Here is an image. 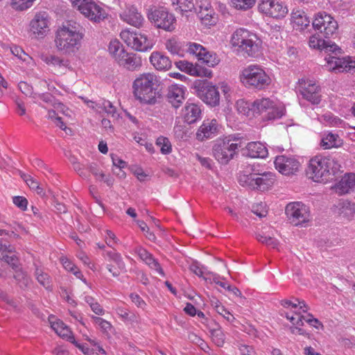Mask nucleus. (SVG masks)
<instances>
[{
	"instance_id": "obj_57",
	"label": "nucleus",
	"mask_w": 355,
	"mask_h": 355,
	"mask_svg": "<svg viewBox=\"0 0 355 355\" xmlns=\"http://www.w3.org/2000/svg\"><path fill=\"white\" fill-rule=\"evenodd\" d=\"M177 3L180 5V8L184 11L196 10L192 0H176Z\"/></svg>"
},
{
	"instance_id": "obj_53",
	"label": "nucleus",
	"mask_w": 355,
	"mask_h": 355,
	"mask_svg": "<svg viewBox=\"0 0 355 355\" xmlns=\"http://www.w3.org/2000/svg\"><path fill=\"white\" fill-rule=\"evenodd\" d=\"M92 318L93 320V322L95 324H98L101 327V329L103 330L105 332H107L109 330L111 329L112 325L109 322L105 320L104 319L100 317L92 316Z\"/></svg>"
},
{
	"instance_id": "obj_50",
	"label": "nucleus",
	"mask_w": 355,
	"mask_h": 355,
	"mask_svg": "<svg viewBox=\"0 0 355 355\" xmlns=\"http://www.w3.org/2000/svg\"><path fill=\"white\" fill-rule=\"evenodd\" d=\"M205 49L200 44L196 43L189 44L188 52L195 55L198 59L203 55L202 53H205Z\"/></svg>"
},
{
	"instance_id": "obj_37",
	"label": "nucleus",
	"mask_w": 355,
	"mask_h": 355,
	"mask_svg": "<svg viewBox=\"0 0 355 355\" xmlns=\"http://www.w3.org/2000/svg\"><path fill=\"white\" fill-rule=\"evenodd\" d=\"M256 239L258 241L272 248H277L279 245L278 241L274 237L267 236L259 233L257 234Z\"/></svg>"
},
{
	"instance_id": "obj_54",
	"label": "nucleus",
	"mask_w": 355,
	"mask_h": 355,
	"mask_svg": "<svg viewBox=\"0 0 355 355\" xmlns=\"http://www.w3.org/2000/svg\"><path fill=\"white\" fill-rule=\"evenodd\" d=\"M166 47L172 54H179L180 46L175 40H168L166 43Z\"/></svg>"
},
{
	"instance_id": "obj_4",
	"label": "nucleus",
	"mask_w": 355,
	"mask_h": 355,
	"mask_svg": "<svg viewBox=\"0 0 355 355\" xmlns=\"http://www.w3.org/2000/svg\"><path fill=\"white\" fill-rule=\"evenodd\" d=\"M243 146L241 138L230 135L216 141L213 146V155L219 163L227 164L238 154Z\"/></svg>"
},
{
	"instance_id": "obj_42",
	"label": "nucleus",
	"mask_w": 355,
	"mask_h": 355,
	"mask_svg": "<svg viewBox=\"0 0 355 355\" xmlns=\"http://www.w3.org/2000/svg\"><path fill=\"white\" fill-rule=\"evenodd\" d=\"M35 275L37 280L41 285L46 288L50 286L51 280L48 274L43 272L41 270L37 268L35 270Z\"/></svg>"
},
{
	"instance_id": "obj_44",
	"label": "nucleus",
	"mask_w": 355,
	"mask_h": 355,
	"mask_svg": "<svg viewBox=\"0 0 355 355\" xmlns=\"http://www.w3.org/2000/svg\"><path fill=\"white\" fill-rule=\"evenodd\" d=\"M108 50L110 53L112 55L115 60H116V57L120 55V51L124 49L122 48L119 41L113 40L110 42Z\"/></svg>"
},
{
	"instance_id": "obj_63",
	"label": "nucleus",
	"mask_w": 355,
	"mask_h": 355,
	"mask_svg": "<svg viewBox=\"0 0 355 355\" xmlns=\"http://www.w3.org/2000/svg\"><path fill=\"white\" fill-rule=\"evenodd\" d=\"M20 91L26 96H31L33 93V87L26 82H20L18 85Z\"/></svg>"
},
{
	"instance_id": "obj_34",
	"label": "nucleus",
	"mask_w": 355,
	"mask_h": 355,
	"mask_svg": "<svg viewBox=\"0 0 355 355\" xmlns=\"http://www.w3.org/2000/svg\"><path fill=\"white\" fill-rule=\"evenodd\" d=\"M213 342L218 347H222L225 343V335L219 327L209 330Z\"/></svg>"
},
{
	"instance_id": "obj_23",
	"label": "nucleus",
	"mask_w": 355,
	"mask_h": 355,
	"mask_svg": "<svg viewBox=\"0 0 355 355\" xmlns=\"http://www.w3.org/2000/svg\"><path fill=\"white\" fill-rule=\"evenodd\" d=\"M185 90L182 86L172 85L168 87L166 98L175 108L179 107L184 99Z\"/></svg>"
},
{
	"instance_id": "obj_46",
	"label": "nucleus",
	"mask_w": 355,
	"mask_h": 355,
	"mask_svg": "<svg viewBox=\"0 0 355 355\" xmlns=\"http://www.w3.org/2000/svg\"><path fill=\"white\" fill-rule=\"evenodd\" d=\"M144 262L151 268L155 270H156L159 275L162 276H164V272L160 266V264L158 263V261L153 258L152 254H150V256L144 261Z\"/></svg>"
},
{
	"instance_id": "obj_58",
	"label": "nucleus",
	"mask_w": 355,
	"mask_h": 355,
	"mask_svg": "<svg viewBox=\"0 0 355 355\" xmlns=\"http://www.w3.org/2000/svg\"><path fill=\"white\" fill-rule=\"evenodd\" d=\"M137 224L142 232H145L147 233L146 237L148 238V239L152 241L155 240L156 237L155 234L149 231V227H148L145 222L142 220H138Z\"/></svg>"
},
{
	"instance_id": "obj_7",
	"label": "nucleus",
	"mask_w": 355,
	"mask_h": 355,
	"mask_svg": "<svg viewBox=\"0 0 355 355\" xmlns=\"http://www.w3.org/2000/svg\"><path fill=\"white\" fill-rule=\"evenodd\" d=\"M275 180V175L271 172L241 173L239 177V182L243 187L262 191L271 187Z\"/></svg>"
},
{
	"instance_id": "obj_26",
	"label": "nucleus",
	"mask_w": 355,
	"mask_h": 355,
	"mask_svg": "<svg viewBox=\"0 0 355 355\" xmlns=\"http://www.w3.org/2000/svg\"><path fill=\"white\" fill-rule=\"evenodd\" d=\"M150 61L157 70H168L171 67L172 63L170 59L159 52H153Z\"/></svg>"
},
{
	"instance_id": "obj_48",
	"label": "nucleus",
	"mask_w": 355,
	"mask_h": 355,
	"mask_svg": "<svg viewBox=\"0 0 355 355\" xmlns=\"http://www.w3.org/2000/svg\"><path fill=\"white\" fill-rule=\"evenodd\" d=\"M20 176L31 189L35 191L38 188V186L40 185L39 182L31 175L20 172Z\"/></svg>"
},
{
	"instance_id": "obj_59",
	"label": "nucleus",
	"mask_w": 355,
	"mask_h": 355,
	"mask_svg": "<svg viewBox=\"0 0 355 355\" xmlns=\"http://www.w3.org/2000/svg\"><path fill=\"white\" fill-rule=\"evenodd\" d=\"M0 300L6 302L14 309L18 306L17 302L12 299H10L6 293L0 289Z\"/></svg>"
},
{
	"instance_id": "obj_15",
	"label": "nucleus",
	"mask_w": 355,
	"mask_h": 355,
	"mask_svg": "<svg viewBox=\"0 0 355 355\" xmlns=\"http://www.w3.org/2000/svg\"><path fill=\"white\" fill-rule=\"evenodd\" d=\"M299 92L302 97L312 104H318L321 101L320 89L312 80H299Z\"/></svg>"
},
{
	"instance_id": "obj_8",
	"label": "nucleus",
	"mask_w": 355,
	"mask_h": 355,
	"mask_svg": "<svg viewBox=\"0 0 355 355\" xmlns=\"http://www.w3.org/2000/svg\"><path fill=\"white\" fill-rule=\"evenodd\" d=\"M147 18L157 28L166 31L175 29V17L164 7L151 6L147 10Z\"/></svg>"
},
{
	"instance_id": "obj_2",
	"label": "nucleus",
	"mask_w": 355,
	"mask_h": 355,
	"mask_svg": "<svg viewBox=\"0 0 355 355\" xmlns=\"http://www.w3.org/2000/svg\"><path fill=\"white\" fill-rule=\"evenodd\" d=\"M160 80L153 73L141 74L133 82V94L141 103L154 105L157 101Z\"/></svg>"
},
{
	"instance_id": "obj_3",
	"label": "nucleus",
	"mask_w": 355,
	"mask_h": 355,
	"mask_svg": "<svg viewBox=\"0 0 355 355\" xmlns=\"http://www.w3.org/2000/svg\"><path fill=\"white\" fill-rule=\"evenodd\" d=\"M83 28L76 22L68 21L56 32L55 45L59 51L71 53L78 49L83 39Z\"/></svg>"
},
{
	"instance_id": "obj_6",
	"label": "nucleus",
	"mask_w": 355,
	"mask_h": 355,
	"mask_svg": "<svg viewBox=\"0 0 355 355\" xmlns=\"http://www.w3.org/2000/svg\"><path fill=\"white\" fill-rule=\"evenodd\" d=\"M244 85L259 90L265 89L271 83L270 76L259 65L251 64L244 68L240 76Z\"/></svg>"
},
{
	"instance_id": "obj_61",
	"label": "nucleus",
	"mask_w": 355,
	"mask_h": 355,
	"mask_svg": "<svg viewBox=\"0 0 355 355\" xmlns=\"http://www.w3.org/2000/svg\"><path fill=\"white\" fill-rule=\"evenodd\" d=\"M89 1L90 0H70L72 6L80 11V13L84 10Z\"/></svg>"
},
{
	"instance_id": "obj_9",
	"label": "nucleus",
	"mask_w": 355,
	"mask_h": 355,
	"mask_svg": "<svg viewBox=\"0 0 355 355\" xmlns=\"http://www.w3.org/2000/svg\"><path fill=\"white\" fill-rule=\"evenodd\" d=\"M312 26L325 39L334 37L338 33L337 21L325 12H320L315 15Z\"/></svg>"
},
{
	"instance_id": "obj_27",
	"label": "nucleus",
	"mask_w": 355,
	"mask_h": 355,
	"mask_svg": "<svg viewBox=\"0 0 355 355\" xmlns=\"http://www.w3.org/2000/svg\"><path fill=\"white\" fill-rule=\"evenodd\" d=\"M184 119L187 123L191 124L200 119L201 110L200 107L194 103L187 105L184 108Z\"/></svg>"
},
{
	"instance_id": "obj_25",
	"label": "nucleus",
	"mask_w": 355,
	"mask_h": 355,
	"mask_svg": "<svg viewBox=\"0 0 355 355\" xmlns=\"http://www.w3.org/2000/svg\"><path fill=\"white\" fill-rule=\"evenodd\" d=\"M355 186V174L349 173L345 175L336 185V191L340 195L349 192Z\"/></svg>"
},
{
	"instance_id": "obj_55",
	"label": "nucleus",
	"mask_w": 355,
	"mask_h": 355,
	"mask_svg": "<svg viewBox=\"0 0 355 355\" xmlns=\"http://www.w3.org/2000/svg\"><path fill=\"white\" fill-rule=\"evenodd\" d=\"M88 169L97 180L103 179L105 178V173L101 170H100L96 164L92 163L89 164Z\"/></svg>"
},
{
	"instance_id": "obj_32",
	"label": "nucleus",
	"mask_w": 355,
	"mask_h": 355,
	"mask_svg": "<svg viewBox=\"0 0 355 355\" xmlns=\"http://www.w3.org/2000/svg\"><path fill=\"white\" fill-rule=\"evenodd\" d=\"M185 121H176L173 132L175 137L178 139H184L189 135V128Z\"/></svg>"
},
{
	"instance_id": "obj_47",
	"label": "nucleus",
	"mask_w": 355,
	"mask_h": 355,
	"mask_svg": "<svg viewBox=\"0 0 355 355\" xmlns=\"http://www.w3.org/2000/svg\"><path fill=\"white\" fill-rule=\"evenodd\" d=\"M236 107L239 113L247 116L249 115L250 110H252V107H250V104L243 99L236 101Z\"/></svg>"
},
{
	"instance_id": "obj_36",
	"label": "nucleus",
	"mask_w": 355,
	"mask_h": 355,
	"mask_svg": "<svg viewBox=\"0 0 355 355\" xmlns=\"http://www.w3.org/2000/svg\"><path fill=\"white\" fill-rule=\"evenodd\" d=\"M156 145L160 148L162 154H169L171 152V144L168 138L159 137L157 139Z\"/></svg>"
},
{
	"instance_id": "obj_64",
	"label": "nucleus",
	"mask_w": 355,
	"mask_h": 355,
	"mask_svg": "<svg viewBox=\"0 0 355 355\" xmlns=\"http://www.w3.org/2000/svg\"><path fill=\"white\" fill-rule=\"evenodd\" d=\"M103 108L107 114H110L112 116L116 113V107L108 101H104L103 102Z\"/></svg>"
},
{
	"instance_id": "obj_60",
	"label": "nucleus",
	"mask_w": 355,
	"mask_h": 355,
	"mask_svg": "<svg viewBox=\"0 0 355 355\" xmlns=\"http://www.w3.org/2000/svg\"><path fill=\"white\" fill-rule=\"evenodd\" d=\"M58 336L63 338H66L67 340L71 342V343H76V340L74 337L72 336V333L70 329L65 325L64 328H62V332H60Z\"/></svg>"
},
{
	"instance_id": "obj_14",
	"label": "nucleus",
	"mask_w": 355,
	"mask_h": 355,
	"mask_svg": "<svg viewBox=\"0 0 355 355\" xmlns=\"http://www.w3.org/2000/svg\"><path fill=\"white\" fill-rule=\"evenodd\" d=\"M30 31L36 38H43L49 31V19L46 12H37L30 22Z\"/></svg>"
},
{
	"instance_id": "obj_17",
	"label": "nucleus",
	"mask_w": 355,
	"mask_h": 355,
	"mask_svg": "<svg viewBox=\"0 0 355 355\" xmlns=\"http://www.w3.org/2000/svg\"><path fill=\"white\" fill-rule=\"evenodd\" d=\"M274 163L276 169L285 175L295 174L300 166V162L295 157L285 155L276 157Z\"/></svg>"
},
{
	"instance_id": "obj_49",
	"label": "nucleus",
	"mask_w": 355,
	"mask_h": 355,
	"mask_svg": "<svg viewBox=\"0 0 355 355\" xmlns=\"http://www.w3.org/2000/svg\"><path fill=\"white\" fill-rule=\"evenodd\" d=\"M202 54L198 60H202L209 67H214L218 64V60H216L215 55L210 54L206 49H205V53Z\"/></svg>"
},
{
	"instance_id": "obj_19",
	"label": "nucleus",
	"mask_w": 355,
	"mask_h": 355,
	"mask_svg": "<svg viewBox=\"0 0 355 355\" xmlns=\"http://www.w3.org/2000/svg\"><path fill=\"white\" fill-rule=\"evenodd\" d=\"M0 260L7 263L13 269L19 268V259L15 254V248L3 239H0Z\"/></svg>"
},
{
	"instance_id": "obj_33",
	"label": "nucleus",
	"mask_w": 355,
	"mask_h": 355,
	"mask_svg": "<svg viewBox=\"0 0 355 355\" xmlns=\"http://www.w3.org/2000/svg\"><path fill=\"white\" fill-rule=\"evenodd\" d=\"M42 60L47 64L55 67H67L69 64V62L67 60L61 59L60 58L53 55H45L43 57Z\"/></svg>"
},
{
	"instance_id": "obj_62",
	"label": "nucleus",
	"mask_w": 355,
	"mask_h": 355,
	"mask_svg": "<svg viewBox=\"0 0 355 355\" xmlns=\"http://www.w3.org/2000/svg\"><path fill=\"white\" fill-rule=\"evenodd\" d=\"M50 323L52 329L58 335L62 332V328H64L66 325L62 320L57 319H55V320L50 319Z\"/></svg>"
},
{
	"instance_id": "obj_43",
	"label": "nucleus",
	"mask_w": 355,
	"mask_h": 355,
	"mask_svg": "<svg viewBox=\"0 0 355 355\" xmlns=\"http://www.w3.org/2000/svg\"><path fill=\"white\" fill-rule=\"evenodd\" d=\"M321 35H313L310 37L309 44V46L312 49H322V45L325 44V40L322 38Z\"/></svg>"
},
{
	"instance_id": "obj_30",
	"label": "nucleus",
	"mask_w": 355,
	"mask_h": 355,
	"mask_svg": "<svg viewBox=\"0 0 355 355\" xmlns=\"http://www.w3.org/2000/svg\"><path fill=\"white\" fill-rule=\"evenodd\" d=\"M342 140L336 134L331 132L328 133L326 137H323L321 141V146L324 149H329L331 148H337L341 146Z\"/></svg>"
},
{
	"instance_id": "obj_35",
	"label": "nucleus",
	"mask_w": 355,
	"mask_h": 355,
	"mask_svg": "<svg viewBox=\"0 0 355 355\" xmlns=\"http://www.w3.org/2000/svg\"><path fill=\"white\" fill-rule=\"evenodd\" d=\"M116 313L124 321L137 322V315L123 307H117Z\"/></svg>"
},
{
	"instance_id": "obj_24",
	"label": "nucleus",
	"mask_w": 355,
	"mask_h": 355,
	"mask_svg": "<svg viewBox=\"0 0 355 355\" xmlns=\"http://www.w3.org/2000/svg\"><path fill=\"white\" fill-rule=\"evenodd\" d=\"M217 132V122L216 120H207L199 128L197 133L196 138L199 141H203L206 139L212 137Z\"/></svg>"
},
{
	"instance_id": "obj_22",
	"label": "nucleus",
	"mask_w": 355,
	"mask_h": 355,
	"mask_svg": "<svg viewBox=\"0 0 355 355\" xmlns=\"http://www.w3.org/2000/svg\"><path fill=\"white\" fill-rule=\"evenodd\" d=\"M116 61L120 66L130 71H134L141 65L140 58L135 54L127 53L125 50L120 51V55L116 57Z\"/></svg>"
},
{
	"instance_id": "obj_29",
	"label": "nucleus",
	"mask_w": 355,
	"mask_h": 355,
	"mask_svg": "<svg viewBox=\"0 0 355 355\" xmlns=\"http://www.w3.org/2000/svg\"><path fill=\"white\" fill-rule=\"evenodd\" d=\"M292 20L293 27L296 29L302 31L309 26L310 19L305 12L297 10L292 14Z\"/></svg>"
},
{
	"instance_id": "obj_11",
	"label": "nucleus",
	"mask_w": 355,
	"mask_h": 355,
	"mask_svg": "<svg viewBox=\"0 0 355 355\" xmlns=\"http://www.w3.org/2000/svg\"><path fill=\"white\" fill-rule=\"evenodd\" d=\"M194 89L197 96L207 105L216 106L219 104V92L210 82L207 80L196 81Z\"/></svg>"
},
{
	"instance_id": "obj_39",
	"label": "nucleus",
	"mask_w": 355,
	"mask_h": 355,
	"mask_svg": "<svg viewBox=\"0 0 355 355\" xmlns=\"http://www.w3.org/2000/svg\"><path fill=\"white\" fill-rule=\"evenodd\" d=\"M14 277L21 288H27L31 284V279L22 271H17Z\"/></svg>"
},
{
	"instance_id": "obj_40",
	"label": "nucleus",
	"mask_w": 355,
	"mask_h": 355,
	"mask_svg": "<svg viewBox=\"0 0 355 355\" xmlns=\"http://www.w3.org/2000/svg\"><path fill=\"white\" fill-rule=\"evenodd\" d=\"M107 256L110 258V260L113 261L117 268L120 270H124L125 268V264L123 262L121 254L116 251H110L107 252Z\"/></svg>"
},
{
	"instance_id": "obj_31",
	"label": "nucleus",
	"mask_w": 355,
	"mask_h": 355,
	"mask_svg": "<svg viewBox=\"0 0 355 355\" xmlns=\"http://www.w3.org/2000/svg\"><path fill=\"white\" fill-rule=\"evenodd\" d=\"M198 12V15L199 18L201 19L202 22L205 25H212L215 23L214 20H213L212 12L213 11L208 8V6L202 7V6H199V10L196 8L195 10Z\"/></svg>"
},
{
	"instance_id": "obj_18",
	"label": "nucleus",
	"mask_w": 355,
	"mask_h": 355,
	"mask_svg": "<svg viewBox=\"0 0 355 355\" xmlns=\"http://www.w3.org/2000/svg\"><path fill=\"white\" fill-rule=\"evenodd\" d=\"M260 12L273 18L284 17L288 12L286 6L275 0H261L259 5Z\"/></svg>"
},
{
	"instance_id": "obj_10",
	"label": "nucleus",
	"mask_w": 355,
	"mask_h": 355,
	"mask_svg": "<svg viewBox=\"0 0 355 355\" xmlns=\"http://www.w3.org/2000/svg\"><path fill=\"white\" fill-rule=\"evenodd\" d=\"M285 213L289 222L295 226L302 225L310 220L309 209L301 202L288 203Z\"/></svg>"
},
{
	"instance_id": "obj_16",
	"label": "nucleus",
	"mask_w": 355,
	"mask_h": 355,
	"mask_svg": "<svg viewBox=\"0 0 355 355\" xmlns=\"http://www.w3.org/2000/svg\"><path fill=\"white\" fill-rule=\"evenodd\" d=\"M327 60V67L329 71H335L337 72H355V60L350 58H340L335 56L329 55L325 58Z\"/></svg>"
},
{
	"instance_id": "obj_21",
	"label": "nucleus",
	"mask_w": 355,
	"mask_h": 355,
	"mask_svg": "<svg viewBox=\"0 0 355 355\" xmlns=\"http://www.w3.org/2000/svg\"><path fill=\"white\" fill-rule=\"evenodd\" d=\"M121 19L126 23L139 28L141 26L144 19L138 12L137 8L132 5H128L120 14Z\"/></svg>"
},
{
	"instance_id": "obj_45",
	"label": "nucleus",
	"mask_w": 355,
	"mask_h": 355,
	"mask_svg": "<svg viewBox=\"0 0 355 355\" xmlns=\"http://www.w3.org/2000/svg\"><path fill=\"white\" fill-rule=\"evenodd\" d=\"M10 51L15 56L24 62H28L31 60V58L19 46H14L11 47Z\"/></svg>"
},
{
	"instance_id": "obj_5",
	"label": "nucleus",
	"mask_w": 355,
	"mask_h": 355,
	"mask_svg": "<svg viewBox=\"0 0 355 355\" xmlns=\"http://www.w3.org/2000/svg\"><path fill=\"white\" fill-rule=\"evenodd\" d=\"M231 44L248 56H254L259 52L261 40L256 34L245 28L237 29L232 35Z\"/></svg>"
},
{
	"instance_id": "obj_56",
	"label": "nucleus",
	"mask_w": 355,
	"mask_h": 355,
	"mask_svg": "<svg viewBox=\"0 0 355 355\" xmlns=\"http://www.w3.org/2000/svg\"><path fill=\"white\" fill-rule=\"evenodd\" d=\"M12 202L19 209L24 211L27 208L28 200L23 196H15L12 198Z\"/></svg>"
},
{
	"instance_id": "obj_51",
	"label": "nucleus",
	"mask_w": 355,
	"mask_h": 355,
	"mask_svg": "<svg viewBox=\"0 0 355 355\" xmlns=\"http://www.w3.org/2000/svg\"><path fill=\"white\" fill-rule=\"evenodd\" d=\"M252 211L259 218L265 217L268 214L266 205L263 202L254 205L252 206Z\"/></svg>"
},
{
	"instance_id": "obj_13",
	"label": "nucleus",
	"mask_w": 355,
	"mask_h": 355,
	"mask_svg": "<svg viewBox=\"0 0 355 355\" xmlns=\"http://www.w3.org/2000/svg\"><path fill=\"white\" fill-rule=\"evenodd\" d=\"M121 40L132 49L138 51H146L153 47V43L141 33L123 30L120 33Z\"/></svg>"
},
{
	"instance_id": "obj_28",
	"label": "nucleus",
	"mask_w": 355,
	"mask_h": 355,
	"mask_svg": "<svg viewBox=\"0 0 355 355\" xmlns=\"http://www.w3.org/2000/svg\"><path fill=\"white\" fill-rule=\"evenodd\" d=\"M248 155L253 158H264L268 155L266 147L261 142H250L246 146Z\"/></svg>"
},
{
	"instance_id": "obj_1",
	"label": "nucleus",
	"mask_w": 355,
	"mask_h": 355,
	"mask_svg": "<svg viewBox=\"0 0 355 355\" xmlns=\"http://www.w3.org/2000/svg\"><path fill=\"white\" fill-rule=\"evenodd\" d=\"M340 167L336 157L317 155L310 159L306 174L314 182L327 183L337 178Z\"/></svg>"
},
{
	"instance_id": "obj_41",
	"label": "nucleus",
	"mask_w": 355,
	"mask_h": 355,
	"mask_svg": "<svg viewBox=\"0 0 355 355\" xmlns=\"http://www.w3.org/2000/svg\"><path fill=\"white\" fill-rule=\"evenodd\" d=\"M35 0H12L11 5L17 10H25L33 6Z\"/></svg>"
},
{
	"instance_id": "obj_38",
	"label": "nucleus",
	"mask_w": 355,
	"mask_h": 355,
	"mask_svg": "<svg viewBox=\"0 0 355 355\" xmlns=\"http://www.w3.org/2000/svg\"><path fill=\"white\" fill-rule=\"evenodd\" d=\"M256 0H232L233 6L237 10H246L255 4Z\"/></svg>"
},
{
	"instance_id": "obj_52",
	"label": "nucleus",
	"mask_w": 355,
	"mask_h": 355,
	"mask_svg": "<svg viewBox=\"0 0 355 355\" xmlns=\"http://www.w3.org/2000/svg\"><path fill=\"white\" fill-rule=\"evenodd\" d=\"M322 119L332 126H337L342 123V120L334 116L331 113H327L322 116Z\"/></svg>"
},
{
	"instance_id": "obj_12",
	"label": "nucleus",
	"mask_w": 355,
	"mask_h": 355,
	"mask_svg": "<svg viewBox=\"0 0 355 355\" xmlns=\"http://www.w3.org/2000/svg\"><path fill=\"white\" fill-rule=\"evenodd\" d=\"M252 110L260 114L265 113L264 118L267 120L279 119L284 114V110L277 107L275 103L268 98L255 100L252 103Z\"/></svg>"
},
{
	"instance_id": "obj_20",
	"label": "nucleus",
	"mask_w": 355,
	"mask_h": 355,
	"mask_svg": "<svg viewBox=\"0 0 355 355\" xmlns=\"http://www.w3.org/2000/svg\"><path fill=\"white\" fill-rule=\"evenodd\" d=\"M85 17L94 22H100L107 17L105 9L90 0L82 13Z\"/></svg>"
}]
</instances>
